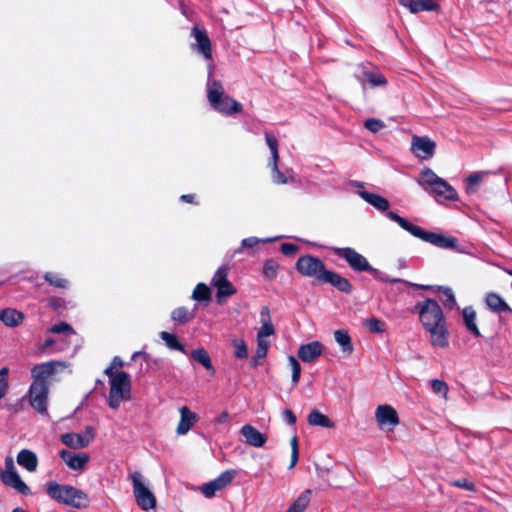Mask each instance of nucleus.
I'll list each match as a JSON object with an SVG mask.
<instances>
[{
  "label": "nucleus",
  "instance_id": "f257e3e1",
  "mask_svg": "<svg viewBox=\"0 0 512 512\" xmlns=\"http://www.w3.org/2000/svg\"><path fill=\"white\" fill-rule=\"evenodd\" d=\"M414 310L419 314V319L424 329L430 334L433 346L445 348L448 346V332L441 307L437 301L427 299L416 303Z\"/></svg>",
  "mask_w": 512,
  "mask_h": 512
},
{
  "label": "nucleus",
  "instance_id": "f03ea898",
  "mask_svg": "<svg viewBox=\"0 0 512 512\" xmlns=\"http://www.w3.org/2000/svg\"><path fill=\"white\" fill-rule=\"evenodd\" d=\"M386 216L398 223L401 228L412 234L413 236L420 238L421 240L431 243L437 247L444 249H456L457 248V239L454 237H448L443 234L427 232L423 230L421 227L416 226L405 218L401 217L397 213L393 211L387 212Z\"/></svg>",
  "mask_w": 512,
  "mask_h": 512
},
{
  "label": "nucleus",
  "instance_id": "7ed1b4c3",
  "mask_svg": "<svg viewBox=\"0 0 512 512\" xmlns=\"http://www.w3.org/2000/svg\"><path fill=\"white\" fill-rule=\"evenodd\" d=\"M133 495L136 504L143 511L154 510L157 506V498L152 491L149 481L140 473L130 475Z\"/></svg>",
  "mask_w": 512,
  "mask_h": 512
},
{
  "label": "nucleus",
  "instance_id": "20e7f679",
  "mask_svg": "<svg viewBox=\"0 0 512 512\" xmlns=\"http://www.w3.org/2000/svg\"><path fill=\"white\" fill-rule=\"evenodd\" d=\"M296 269L303 276L314 278L321 284H323V280L328 272L324 263L319 258L310 255L300 257L297 260Z\"/></svg>",
  "mask_w": 512,
  "mask_h": 512
},
{
  "label": "nucleus",
  "instance_id": "39448f33",
  "mask_svg": "<svg viewBox=\"0 0 512 512\" xmlns=\"http://www.w3.org/2000/svg\"><path fill=\"white\" fill-rule=\"evenodd\" d=\"M106 375L109 377L110 382L108 404L110 408L117 409L120 402L127 398L125 396V387L128 386V375L124 371Z\"/></svg>",
  "mask_w": 512,
  "mask_h": 512
},
{
  "label": "nucleus",
  "instance_id": "423d86ee",
  "mask_svg": "<svg viewBox=\"0 0 512 512\" xmlns=\"http://www.w3.org/2000/svg\"><path fill=\"white\" fill-rule=\"evenodd\" d=\"M0 479L6 486L16 489L22 495H28L31 492L30 488L15 470L14 461L11 456L5 458V471L0 467Z\"/></svg>",
  "mask_w": 512,
  "mask_h": 512
},
{
  "label": "nucleus",
  "instance_id": "0eeeda50",
  "mask_svg": "<svg viewBox=\"0 0 512 512\" xmlns=\"http://www.w3.org/2000/svg\"><path fill=\"white\" fill-rule=\"evenodd\" d=\"M332 250L337 256L344 258L353 270L359 272L367 271L373 274L377 273V270L370 266L368 260L353 248L333 247Z\"/></svg>",
  "mask_w": 512,
  "mask_h": 512
},
{
  "label": "nucleus",
  "instance_id": "6e6552de",
  "mask_svg": "<svg viewBox=\"0 0 512 512\" xmlns=\"http://www.w3.org/2000/svg\"><path fill=\"white\" fill-rule=\"evenodd\" d=\"M48 391V384L32 383L30 385V405L40 414L47 413Z\"/></svg>",
  "mask_w": 512,
  "mask_h": 512
},
{
  "label": "nucleus",
  "instance_id": "1a4fd4ad",
  "mask_svg": "<svg viewBox=\"0 0 512 512\" xmlns=\"http://www.w3.org/2000/svg\"><path fill=\"white\" fill-rule=\"evenodd\" d=\"M94 439V430L91 426H87L81 434L65 433L61 435V441L67 447L72 449H81L87 447Z\"/></svg>",
  "mask_w": 512,
  "mask_h": 512
},
{
  "label": "nucleus",
  "instance_id": "9d476101",
  "mask_svg": "<svg viewBox=\"0 0 512 512\" xmlns=\"http://www.w3.org/2000/svg\"><path fill=\"white\" fill-rule=\"evenodd\" d=\"M265 140H266V143H267V145L271 151V155H272L270 166L273 171V180H274V182H276L278 184H285V183H287V178L278 168V161H279L278 140L273 134H271L269 132L265 133Z\"/></svg>",
  "mask_w": 512,
  "mask_h": 512
},
{
  "label": "nucleus",
  "instance_id": "9b49d317",
  "mask_svg": "<svg viewBox=\"0 0 512 512\" xmlns=\"http://www.w3.org/2000/svg\"><path fill=\"white\" fill-rule=\"evenodd\" d=\"M58 366H65L61 361H48L41 364H36L31 369L32 383L48 384V379L55 374Z\"/></svg>",
  "mask_w": 512,
  "mask_h": 512
},
{
  "label": "nucleus",
  "instance_id": "f8f14e48",
  "mask_svg": "<svg viewBox=\"0 0 512 512\" xmlns=\"http://www.w3.org/2000/svg\"><path fill=\"white\" fill-rule=\"evenodd\" d=\"M436 144L428 137L413 136L411 142L412 152L420 159H430L435 152Z\"/></svg>",
  "mask_w": 512,
  "mask_h": 512
},
{
  "label": "nucleus",
  "instance_id": "ddd939ff",
  "mask_svg": "<svg viewBox=\"0 0 512 512\" xmlns=\"http://www.w3.org/2000/svg\"><path fill=\"white\" fill-rule=\"evenodd\" d=\"M191 35L194 37L196 43L193 48L206 60H212V47L210 38L206 30L201 29L198 25H194L191 31Z\"/></svg>",
  "mask_w": 512,
  "mask_h": 512
},
{
  "label": "nucleus",
  "instance_id": "4468645a",
  "mask_svg": "<svg viewBox=\"0 0 512 512\" xmlns=\"http://www.w3.org/2000/svg\"><path fill=\"white\" fill-rule=\"evenodd\" d=\"M375 418L381 428L389 427L392 429L399 424V418L396 410L388 404L379 405L376 408Z\"/></svg>",
  "mask_w": 512,
  "mask_h": 512
},
{
  "label": "nucleus",
  "instance_id": "2eb2a0df",
  "mask_svg": "<svg viewBox=\"0 0 512 512\" xmlns=\"http://www.w3.org/2000/svg\"><path fill=\"white\" fill-rule=\"evenodd\" d=\"M234 471H225L220 474L216 479L204 484L201 488L202 493L205 497L211 498L217 491L222 490L228 484H230L234 478Z\"/></svg>",
  "mask_w": 512,
  "mask_h": 512
},
{
  "label": "nucleus",
  "instance_id": "dca6fc26",
  "mask_svg": "<svg viewBox=\"0 0 512 512\" xmlns=\"http://www.w3.org/2000/svg\"><path fill=\"white\" fill-rule=\"evenodd\" d=\"M74 486L71 485H60L55 481H51L47 484V494L58 503L67 505Z\"/></svg>",
  "mask_w": 512,
  "mask_h": 512
},
{
  "label": "nucleus",
  "instance_id": "f3484780",
  "mask_svg": "<svg viewBox=\"0 0 512 512\" xmlns=\"http://www.w3.org/2000/svg\"><path fill=\"white\" fill-rule=\"evenodd\" d=\"M240 434L244 437L245 442L253 447H263L267 442V435L261 433L254 426L245 424L240 429Z\"/></svg>",
  "mask_w": 512,
  "mask_h": 512
},
{
  "label": "nucleus",
  "instance_id": "a211bd4d",
  "mask_svg": "<svg viewBox=\"0 0 512 512\" xmlns=\"http://www.w3.org/2000/svg\"><path fill=\"white\" fill-rule=\"evenodd\" d=\"M324 350V345L319 341L303 344L298 349V357L306 363L314 362Z\"/></svg>",
  "mask_w": 512,
  "mask_h": 512
},
{
  "label": "nucleus",
  "instance_id": "6ab92c4d",
  "mask_svg": "<svg viewBox=\"0 0 512 512\" xmlns=\"http://www.w3.org/2000/svg\"><path fill=\"white\" fill-rule=\"evenodd\" d=\"M180 421L177 426V433L179 435H185L192 426L198 421V415L192 412L187 406H182L179 409Z\"/></svg>",
  "mask_w": 512,
  "mask_h": 512
},
{
  "label": "nucleus",
  "instance_id": "aec40b11",
  "mask_svg": "<svg viewBox=\"0 0 512 512\" xmlns=\"http://www.w3.org/2000/svg\"><path fill=\"white\" fill-rule=\"evenodd\" d=\"M210 106L223 114L239 112L241 104L234 98H208Z\"/></svg>",
  "mask_w": 512,
  "mask_h": 512
},
{
  "label": "nucleus",
  "instance_id": "412c9836",
  "mask_svg": "<svg viewBox=\"0 0 512 512\" xmlns=\"http://www.w3.org/2000/svg\"><path fill=\"white\" fill-rule=\"evenodd\" d=\"M399 3L411 13L436 11L439 5L434 0H399Z\"/></svg>",
  "mask_w": 512,
  "mask_h": 512
},
{
  "label": "nucleus",
  "instance_id": "4be33fe9",
  "mask_svg": "<svg viewBox=\"0 0 512 512\" xmlns=\"http://www.w3.org/2000/svg\"><path fill=\"white\" fill-rule=\"evenodd\" d=\"M60 457L65 461L67 466L73 470H81L89 461V457L86 453L72 454L67 450H62L59 453Z\"/></svg>",
  "mask_w": 512,
  "mask_h": 512
},
{
  "label": "nucleus",
  "instance_id": "5701e85b",
  "mask_svg": "<svg viewBox=\"0 0 512 512\" xmlns=\"http://www.w3.org/2000/svg\"><path fill=\"white\" fill-rule=\"evenodd\" d=\"M429 192L433 193L437 200L443 198L445 200H455L457 199L456 190L444 179H442L438 184L432 187Z\"/></svg>",
  "mask_w": 512,
  "mask_h": 512
},
{
  "label": "nucleus",
  "instance_id": "b1692460",
  "mask_svg": "<svg viewBox=\"0 0 512 512\" xmlns=\"http://www.w3.org/2000/svg\"><path fill=\"white\" fill-rule=\"evenodd\" d=\"M324 283H330L339 291L344 293H350L352 291V285L348 279L330 270H328V272L326 273V276L323 280V284Z\"/></svg>",
  "mask_w": 512,
  "mask_h": 512
},
{
  "label": "nucleus",
  "instance_id": "393cba45",
  "mask_svg": "<svg viewBox=\"0 0 512 512\" xmlns=\"http://www.w3.org/2000/svg\"><path fill=\"white\" fill-rule=\"evenodd\" d=\"M24 314L13 308L0 310V321L8 327H17L24 321Z\"/></svg>",
  "mask_w": 512,
  "mask_h": 512
},
{
  "label": "nucleus",
  "instance_id": "a878e982",
  "mask_svg": "<svg viewBox=\"0 0 512 512\" xmlns=\"http://www.w3.org/2000/svg\"><path fill=\"white\" fill-rule=\"evenodd\" d=\"M17 463L29 472H34L38 466L36 454L28 449H22L17 455Z\"/></svg>",
  "mask_w": 512,
  "mask_h": 512
},
{
  "label": "nucleus",
  "instance_id": "bb28decb",
  "mask_svg": "<svg viewBox=\"0 0 512 512\" xmlns=\"http://www.w3.org/2000/svg\"><path fill=\"white\" fill-rule=\"evenodd\" d=\"M463 322L466 329L475 337H481V332L477 326V314L472 307H465L462 311Z\"/></svg>",
  "mask_w": 512,
  "mask_h": 512
},
{
  "label": "nucleus",
  "instance_id": "cd10ccee",
  "mask_svg": "<svg viewBox=\"0 0 512 512\" xmlns=\"http://www.w3.org/2000/svg\"><path fill=\"white\" fill-rule=\"evenodd\" d=\"M358 194L363 200H365L379 211H387L389 208L388 200L381 195L370 193L365 190L359 191Z\"/></svg>",
  "mask_w": 512,
  "mask_h": 512
},
{
  "label": "nucleus",
  "instance_id": "c85d7f7f",
  "mask_svg": "<svg viewBox=\"0 0 512 512\" xmlns=\"http://www.w3.org/2000/svg\"><path fill=\"white\" fill-rule=\"evenodd\" d=\"M486 304L489 309L496 313L512 312V309L504 301V299L496 293H489L486 296Z\"/></svg>",
  "mask_w": 512,
  "mask_h": 512
},
{
  "label": "nucleus",
  "instance_id": "c756f323",
  "mask_svg": "<svg viewBox=\"0 0 512 512\" xmlns=\"http://www.w3.org/2000/svg\"><path fill=\"white\" fill-rule=\"evenodd\" d=\"M443 178L437 176L433 170L430 168H424L418 178V183L421 185L426 191L434 187L438 182H440Z\"/></svg>",
  "mask_w": 512,
  "mask_h": 512
},
{
  "label": "nucleus",
  "instance_id": "7c9ffc66",
  "mask_svg": "<svg viewBox=\"0 0 512 512\" xmlns=\"http://www.w3.org/2000/svg\"><path fill=\"white\" fill-rule=\"evenodd\" d=\"M67 505L77 509L87 508L89 497L84 491L74 487Z\"/></svg>",
  "mask_w": 512,
  "mask_h": 512
},
{
  "label": "nucleus",
  "instance_id": "2f4dec72",
  "mask_svg": "<svg viewBox=\"0 0 512 512\" xmlns=\"http://www.w3.org/2000/svg\"><path fill=\"white\" fill-rule=\"evenodd\" d=\"M307 421L311 426H319L323 428H333L334 423L328 416L321 413L319 410L314 409L308 415Z\"/></svg>",
  "mask_w": 512,
  "mask_h": 512
},
{
  "label": "nucleus",
  "instance_id": "473e14b6",
  "mask_svg": "<svg viewBox=\"0 0 512 512\" xmlns=\"http://www.w3.org/2000/svg\"><path fill=\"white\" fill-rule=\"evenodd\" d=\"M190 357L205 367L212 374L215 373V368L212 364L211 358L208 352L204 348H198L190 353Z\"/></svg>",
  "mask_w": 512,
  "mask_h": 512
},
{
  "label": "nucleus",
  "instance_id": "72a5a7b5",
  "mask_svg": "<svg viewBox=\"0 0 512 512\" xmlns=\"http://www.w3.org/2000/svg\"><path fill=\"white\" fill-rule=\"evenodd\" d=\"M487 171L474 172L466 179V192L473 194L478 191L479 186L487 176Z\"/></svg>",
  "mask_w": 512,
  "mask_h": 512
},
{
  "label": "nucleus",
  "instance_id": "f704fd0d",
  "mask_svg": "<svg viewBox=\"0 0 512 512\" xmlns=\"http://www.w3.org/2000/svg\"><path fill=\"white\" fill-rule=\"evenodd\" d=\"M334 338L344 353L350 355L353 352V344L347 331L336 330L334 332Z\"/></svg>",
  "mask_w": 512,
  "mask_h": 512
},
{
  "label": "nucleus",
  "instance_id": "c9c22d12",
  "mask_svg": "<svg viewBox=\"0 0 512 512\" xmlns=\"http://www.w3.org/2000/svg\"><path fill=\"white\" fill-rule=\"evenodd\" d=\"M311 490H305L298 498L290 505L286 512H304L310 502Z\"/></svg>",
  "mask_w": 512,
  "mask_h": 512
},
{
  "label": "nucleus",
  "instance_id": "e433bc0d",
  "mask_svg": "<svg viewBox=\"0 0 512 512\" xmlns=\"http://www.w3.org/2000/svg\"><path fill=\"white\" fill-rule=\"evenodd\" d=\"M193 311H189L186 307H178L171 313V318L178 324H186L194 318Z\"/></svg>",
  "mask_w": 512,
  "mask_h": 512
},
{
  "label": "nucleus",
  "instance_id": "4c0bfd02",
  "mask_svg": "<svg viewBox=\"0 0 512 512\" xmlns=\"http://www.w3.org/2000/svg\"><path fill=\"white\" fill-rule=\"evenodd\" d=\"M43 278L49 285L55 288L67 289L69 287V281L57 273L46 272Z\"/></svg>",
  "mask_w": 512,
  "mask_h": 512
},
{
  "label": "nucleus",
  "instance_id": "58836bf2",
  "mask_svg": "<svg viewBox=\"0 0 512 512\" xmlns=\"http://www.w3.org/2000/svg\"><path fill=\"white\" fill-rule=\"evenodd\" d=\"M160 338L164 341V343L169 349L186 353L184 346L181 343H179L176 335L169 333L167 331H162L160 332Z\"/></svg>",
  "mask_w": 512,
  "mask_h": 512
},
{
  "label": "nucleus",
  "instance_id": "ea45409f",
  "mask_svg": "<svg viewBox=\"0 0 512 512\" xmlns=\"http://www.w3.org/2000/svg\"><path fill=\"white\" fill-rule=\"evenodd\" d=\"M47 306L61 316L67 309V302L62 297L52 296L48 298Z\"/></svg>",
  "mask_w": 512,
  "mask_h": 512
},
{
  "label": "nucleus",
  "instance_id": "a19ab883",
  "mask_svg": "<svg viewBox=\"0 0 512 512\" xmlns=\"http://www.w3.org/2000/svg\"><path fill=\"white\" fill-rule=\"evenodd\" d=\"M211 297V291L209 287L203 283L197 284L195 287L192 298L197 301H209Z\"/></svg>",
  "mask_w": 512,
  "mask_h": 512
},
{
  "label": "nucleus",
  "instance_id": "79ce46f5",
  "mask_svg": "<svg viewBox=\"0 0 512 512\" xmlns=\"http://www.w3.org/2000/svg\"><path fill=\"white\" fill-rule=\"evenodd\" d=\"M364 78L368 81L372 86H382L387 83L386 78L374 71H365L363 72Z\"/></svg>",
  "mask_w": 512,
  "mask_h": 512
},
{
  "label": "nucleus",
  "instance_id": "37998d69",
  "mask_svg": "<svg viewBox=\"0 0 512 512\" xmlns=\"http://www.w3.org/2000/svg\"><path fill=\"white\" fill-rule=\"evenodd\" d=\"M216 288H217L218 302H221V298L230 297L236 293V289L229 281H226L225 283L220 284Z\"/></svg>",
  "mask_w": 512,
  "mask_h": 512
},
{
  "label": "nucleus",
  "instance_id": "c03bdc74",
  "mask_svg": "<svg viewBox=\"0 0 512 512\" xmlns=\"http://www.w3.org/2000/svg\"><path fill=\"white\" fill-rule=\"evenodd\" d=\"M364 325L372 333H382L385 331V323L378 318H370L364 322Z\"/></svg>",
  "mask_w": 512,
  "mask_h": 512
},
{
  "label": "nucleus",
  "instance_id": "a18cd8bd",
  "mask_svg": "<svg viewBox=\"0 0 512 512\" xmlns=\"http://www.w3.org/2000/svg\"><path fill=\"white\" fill-rule=\"evenodd\" d=\"M439 290L442 292L444 298H443V304L448 309H452L456 305V300L454 293L451 288H443L440 287Z\"/></svg>",
  "mask_w": 512,
  "mask_h": 512
},
{
  "label": "nucleus",
  "instance_id": "49530a36",
  "mask_svg": "<svg viewBox=\"0 0 512 512\" xmlns=\"http://www.w3.org/2000/svg\"><path fill=\"white\" fill-rule=\"evenodd\" d=\"M288 361L292 369V382L296 385L300 380L301 366L294 356H289Z\"/></svg>",
  "mask_w": 512,
  "mask_h": 512
},
{
  "label": "nucleus",
  "instance_id": "de8ad7c7",
  "mask_svg": "<svg viewBox=\"0 0 512 512\" xmlns=\"http://www.w3.org/2000/svg\"><path fill=\"white\" fill-rule=\"evenodd\" d=\"M228 268L227 267H220L214 274L212 278V284L214 287L219 286L220 284L225 283L228 281Z\"/></svg>",
  "mask_w": 512,
  "mask_h": 512
},
{
  "label": "nucleus",
  "instance_id": "09e8293b",
  "mask_svg": "<svg viewBox=\"0 0 512 512\" xmlns=\"http://www.w3.org/2000/svg\"><path fill=\"white\" fill-rule=\"evenodd\" d=\"M385 123L382 120L376 118L367 119L364 122V127L372 133H377L385 128Z\"/></svg>",
  "mask_w": 512,
  "mask_h": 512
},
{
  "label": "nucleus",
  "instance_id": "8fccbe9b",
  "mask_svg": "<svg viewBox=\"0 0 512 512\" xmlns=\"http://www.w3.org/2000/svg\"><path fill=\"white\" fill-rule=\"evenodd\" d=\"M278 264L273 260H267L263 267V274L268 279H274L277 275Z\"/></svg>",
  "mask_w": 512,
  "mask_h": 512
},
{
  "label": "nucleus",
  "instance_id": "3c124183",
  "mask_svg": "<svg viewBox=\"0 0 512 512\" xmlns=\"http://www.w3.org/2000/svg\"><path fill=\"white\" fill-rule=\"evenodd\" d=\"M233 346L235 348V356L239 359H244L248 356L247 346L242 339H234Z\"/></svg>",
  "mask_w": 512,
  "mask_h": 512
},
{
  "label": "nucleus",
  "instance_id": "603ef678",
  "mask_svg": "<svg viewBox=\"0 0 512 512\" xmlns=\"http://www.w3.org/2000/svg\"><path fill=\"white\" fill-rule=\"evenodd\" d=\"M431 387L434 393L442 395L444 398L447 397L449 387L448 385L439 379H434L431 381Z\"/></svg>",
  "mask_w": 512,
  "mask_h": 512
},
{
  "label": "nucleus",
  "instance_id": "864d4df0",
  "mask_svg": "<svg viewBox=\"0 0 512 512\" xmlns=\"http://www.w3.org/2000/svg\"><path fill=\"white\" fill-rule=\"evenodd\" d=\"M8 373L9 369L7 367L0 369V400L5 396L8 389Z\"/></svg>",
  "mask_w": 512,
  "mask_h": 512
},
{
  "label": "nucleus",
  "instance_id": "5fc2aeb1",
  "mask_svg": "<svg viewBox=\"0 0 512 512\" xmlns=\"http://www.w3.org/2000/svg\"><path fill=\"white\" fill-rule=\"evenodd\" d=\"M269 341L267 339L257 338V349L255 352V359H262L267 355Z\"/></svg>",
  "mask_w": 512,
  "mask_h": 512
},
{
  "label": "nucleus",
  "instance_id": "6e6d98bb",
  "mask_svg": "<svg viewBox=\"0 0 512 512\" xmlns=\"http://www.w3.org/2000/svg\"><path fill=\"white\" fill-rule=\"evenodd\" d=\"M290 444H291V463H290L289 468H293L296 465V463L298 462V458H299L298 440H297L296 436L292 437Z\"/></svg>",
  "mask_w": 512,
  "mask_h": 512
},
{
  "label": "nucleus",
  "instance_id": "4d7b16f0",
  "mask_svg": "<svg viewBox=\"0 0 512 512\" xmlns=\"http://www.w3.org/2000/svg\"><path fill=\"white\" fill-rule=\"evenodd\" d=\"M450 484L457 488H462L468 491H475L476 487L474 483L468 481L466 478H460L454 481H451Z\"/></svg>",
  "mask_w": 512,
  "mask_h": 512
},
{
  "label": "nucleus",
  "instance_id": "13d9d810",
  "mask_svg": "<svg viewBox=\"0 0 512 512\" xmlns=\"http://www.w3.org/2000/svg\"><path fill=\"white\" fill-rule=\"evenodd\" d=\"M224 88L221 83L213 81L208 85L207 96H223Z\"/></svg>",
  "mask_w": 512,
  "mask_h": 512
},
{
  "label": "nucleus",
  "instance_id": "bf43d9fd",
  "mask_svg": "<svg viewBox=\"0 0 512 512\" xmlns=\"http://www.w3.org/2000/svg\"><path fill=\"white\" fill-rule=\"evenodd\" d=\"M49 331L51 333H56V334L66 333V332H69V333H73L74 332L73 328L71 327V325H69L66 322H61V323H58V324H55V325L51 326Z\"/></svg>",
  "mask_w": 512,
  "mask_h": 512
},
{
  "label": "nucleus",
  "instance_id": "052dcab7",
  "mask_svg": "<svg viewBox=\"0 0 512 512\" xmlns=\"http://www.w3.org/2000/svg\"><path fill=\"white\" fill-rule=\"evenodd\" d=\"M124 365V362L119 357H114L110 366L105 369V374H116L119 373L118 371L120 368H122Z\"/></svg>",
  "mask_w": 512,
  "mask_h": 512
},
{
  "label": "nucleus",
  "instance_id": "680f3d73",
  "mask_svg": "<svg viewBox=\"0 0 512 512\" xmlns=\"http://www.w3.org/2000/svg\"><path fill=\"white\" fill-rule=\"evenodd\" d=\"M274 333H275V329H274L273 324L261 325V327L257 333V338L258 339H266L267 337L273 335Z\"/></svg>",
  "mask_w": 512,
  "mask_h": 512
},
{
  "label": "nucleus",
  "instance_id": "e2e57ef3",
  "mask_svg": "<svg viewBox=\"0 0 512 512\" xmlns=\"http://www.w3.org/2000/svg\"><path fill=\"white\" fill-rule=\"evenodd\" d=\"M142 356L146 361H148V367L150 369H155L156 366H159L161 360L159 359H149L147 355L136 352L132 355V360H136L138 357Z\"/></svg>",
  "mask_w": 512,
  "mask_h": 512
},
{
  "label": "nucleus",
  "instance_id": "0e129e2a",
  "mask_svg": "<svg viewBox=\"0 0 512 512\" xmlns=\"http://www.w3.org/2000/svg\"><path fill=\"white\" fill-rule=\"evenodd\" d=\"M298 251V247L291 243H284L281 245V252L286 256L294 255Z\"/></svg>",
  "mask_w": 512,
  "mask_h": 512
},
{
  "label": "nucleus",
  "instance_id": "69168bd1",
  "mask_svg": "<svg viewBox=\"0 0 512 512\" xmlns=\"http://www.w3.org/2000/svg\"><path fill=\"white\" fill-rule=\"evenodd\" d=\"M260 321H261V324L262 325H265V324H272V321H271V316H270V311H269V308L267 306H264L262 307L261 309V312H260Z\"/></svg>",
  "mask_w": 512,
  "mask_h": 512
},
{
  "label": "nucleus",
  "instance_id": "338daca9",
  "mask_svg": "<svg viewBox=\"0 0 512 512\" xmlns=\"http://www.w3.org/2000/svg\"><path fill=\"white\" fill-rule=\"evenodd\" d=\"M282 417L284 421H286V423L289 425H294L297 421L295 414L290 409L284 410L282 412Z\"/></svg>",
  "mask_w": 512,
  "mask_h": 512
},
{
  "label": "nucleus",
  "instance_id": "774afa93",
  "mask_svg": "<svg viewBox=\"0 0 512 512\" xmlns=\"http://www.w3.org/2000/svg\"><path fill=\"white\" fill-rule=\"evenodd\" d=\"M259 242L260 240L256 237H249L242 240L241 246L242 248H252Z\"/></svg>",
  "mask_w": 512,
  "mask_h": 512
}]
</instances>
